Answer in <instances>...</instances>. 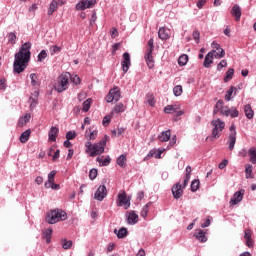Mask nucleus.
<instances>
[{
	"instance_id": "obj_1",
	"label": "nucleus",
	"mask_w": 256,
	"mask_h": 256,
	"mask_svg": "<svg viewBox=\"0 0 256 256\" xmlns=\"http://www.w3.org/2000/svg\"><path fill=\"white\" fill-rule=\"evenodd\" d=\"M31 42H26L21 45L19 51L14 55L13 72L20 75L29 66L31 61Z\"/></svg>"
},
{
	"instance_id": "obj_2",
	"label": "nucleus",
	"mask_w": 256,
	"mask_h": 256,
	"mask_svg": "<svg viewBox=\"0 0 256 256\" xmlns=\"http://www.w3.org/2000/svg\"><path fill=\"white\" fill-rule=\"evenodd\" d=\"M67 212L62 209H54L47 213L46 215V223L49 225H55V223H59V221H66Z\"/></svg>"
},
{
	"instance_id": "obj_3",
	"label": "nucleus",
	"mask_w": 256,
	"mask_h": 256,
	"mask_svg": "<svg viewBox=\"0 0 256 256\" xmlns=\"http://www.w3.org/2000/svg\"><path fill=\"white\" fill-rule=\"evenodd\" d=\"M69 79H71V73L66 72L57 77L54 83V91L57 93H63L69 89Z\"/></svg>"
},
{
	"instance_id": "obj_4",
	"label": "nucleus",
	"mask_w": 256,
	"mask_h": 256,
	"mask_svg": "<svg viewBox=\"0 0 256 256\" xmlns=\"http://www.w3.org/2000/svg\"><path fill=\"white\" fill-rule=\"evenodd\" d=\"M212 129V137L214 139H219L221 137V132L225 129V122L220 118L211 121Z\"/></svg>"
},
{
	"instance_id": "obj_5",
	"label": "nucleus",
	"mask_w": 256,
	"mask_h": 256,
	"mask_svg": "<svg viewBox=\"0 0 256 256\" xmlns=\"http://www.w3.org/2000/svg\"><path fill=\"white\" fill-rule=\"evenodd\" d=\"M116 205L117 207H124L126 210L131 207V198H127V192H125V190H121L118 193Z\"/></svg>"
},
{
	"instance_id": "obj_6",
	"label": "nucleus",
	"mask_w": 256,
	"mask_h": 256,
	"mask_svg": "<svg viewBox=\"0 0 256 256\" xmlns=\"http://www.w3.org/2000/svg\"><path fill=\"white\" fill-rule=\"evenodd\" d=\"M105 145H107V135L99 143L93 144V151L90 153V157H97V155L105 153Z\"/></svg>"
},
{
	"instance_id": "obj_7",
	"label": "nucleus",
	"mask_w": 256,
	"mask_h": 256,
	"mask_svg": "<svg viewBox=\"0 0 256 256\" xmlns=\"http://www.w3.org/2000/svg\"><path fill=\"white\" fill-rule=\"evenodd\" d=\"M97 5V0H81L79 1L75 9L76 11H85V9H93Z\"/></svg>"
},
{
	"instance_id": "obj_8",
	"label": "nucleus",
	"mask_w": 256,
	"mask_h": 256,
	"mask_svg": "<svg viewBox=\"0 0 256 256\" xmlns=\"http://www.w3.org/2000/svg\"><path fill=\"white\" fill-rule=\"evenodd\" d=\"M119 99H121V90L119 89V87H114L110 89L108 95L106 96V102L113 103V101H115V103H117Z\"/></svg>"
},
{
	"instance_id": "obj_9",
	"label": "nucleus",
	"mask_w": 256,
	"mask_h": 256,
	"mask_svg": "<svg viewBox=\"0 0 256 256\" xmlns=\"http://www.w3.org/2000/svg\"><path fill=\"white\" fill-rule=\"evenodd\" d=\"M235 124H232L229 128L230 131V135H229V147L228 149L230 151H233V149H235V143L237 141V130H235Z\"/></svg>"
},
{
	"instance_id": "obj_10",
	"label": "nucleus",
	"mask_w": 256,
	"mask_h": 256,
	"mask_svg": "<svg viewBox=\"0 0 256 256\" xmlns=\"http://www.w3.org/2000/svg\"><path fill=\"white\" fill-rule=\"evenodd\" d=\"M222 115L224 117H231L232 119H235L239 117V110H237L236 107L229 108V106H224V108H222Z\"/></svg>"
},
{
	"instance_id": "obj_11",
	"label": "nucleus",
	"mask_w": 256,
	"mask_h": 256,
	"mask_svg": "<svg viewBox=\"0 0 256 256\" xmlns=\"http://www.w3.org/2000/svg\"><path fill=\"white\" fill-rule=\"evenodd\" d=\"M105 197H107V187L100 185L94 194V199H96V201H103Z\"/></svg>"
},
{
	"instance_id": "obj_12",
	"label": "nucleus",
	"mask_w": 256,
	"mask_h": 256,
	"mask_svg": "<svg viewBox=\"0 0 256 256\" xmlns=\"http://www.w3.org/2000/svg\"><path fill=\"white\" fill-rule=\"evenodd\" d=\"M245 195V189H241L234 193L230 200V205H239L243 201V196Z\"/></svg>"
},
{
	"instance_id": "obj_13",
	"label": "nucleus",
	"mask_w": 256,
	"mask_h": 256,
	"mask_svg": "<svg viewBox=\"0 0 256 256\" xmlns=\"http://www.w3.org/2000/svg\"><path fill=\"white\" fill-rule=\"evenodd\" d=\"M123 73H127L131 67V55L129 52L123 54V61L121 62Z\"/></svg>"
},
{
	"instance_id": "obj_14",
	"label": "nucleus",
	"mask_w": 256,
	"mask_h": 256,
	"mask_svg": "<svg viewBox=\"0 0 256 256\" xmlns=\"http://www.w3.org/2000/svg\"><path fill=\"white\" fill-rule=\"evenodd\" d=\"M183 186H181V183H176L173 187H172V194L174 199H181V197H183Z\"/></svg>"
},
{
	"instance_id": "obj_15",
	"label": "nucleus",
	"mask_w": 256,
	"mask_h": 256,
	"mask_svg": "<svg viewBox=\"0 0 256 256\" xmlns=\"http://www.w3.org/2000/svg\"><path fill=\"white\" fill-rule=\"evenodd\" d=\"M127 223L128 225H137L139 223V215L135 213L134 210H131L127 215Z\"/></svg>"
},
{
	"instance_id": "obj_16",
	"label": "nucleus",
	"mask_w": 256,
	"mask_h": 256,
	"mask_svg": "<svg viewBox=\"0 0 256 256\" xmlns=\"http://www.w3.org/2000/svg\"><path fill=\"white\" fill-rule=\"evenodd\" d=\"M144 59L149 69H153L155 67V60H153V52H151V50L145 53Z\"/></svg>"
},
{
	"instance_id": "obj_17",
	"label": "nucleus",
	"mask_w": 256,
	"mask_h": 256,
	"mask_svg": "<svg viewBox=\"0 0 256 256\" xmlns=\"http://www.w3.org/2000/svg\"><path fill=\"white\" fill-rule=\"evenodd\" d=\"M57 135H59V128L52 126L48 132L49 141H52V142L57 141Z\"/></svg>"
},
{
	"instance_id": "obj_18",
	"label": "nucleus",
	"mask_w": 256,
	"mask_h": 256,
	"mask_svg": "<svg viewBox=\"0 0 256 256\" xmlns=\"http://www.w3.org/2000/svg\"><path fill=\"white\" fill-rule=\"evenodd\" d=\"M213 63V52H208L204 58L203 66L209 69Z\"/></svg>"
},
{
	"instance_id": "obj_19",
	"label": "nucleus",
	"mask_w": 256,
	"mask_h": 256,
	"mask_svg": "<svg viewBox=\"0 0 256 256\" xmlns=\"http://www.w3.org/2000/svg\"><path fill=\"white\" fill-rule=\"evenodd\" d=\"M232 15L235 17L236 21H241V7L239 4H235L232 7Z\"/></svg>"
},
{
	"instance_id": "obj_20",
	"label": "nucleus",
	"mask_w": 256,
	"mask_h": 256,
	"mask_svg": "<svg viewBox=\"0 0 256 256\" xmlns=\"http://www.w3.org/2000/svg\"><path fill=\"white\" fill-rule=\"evenodd\" d=\"M115 235H117L118 239H125L127 235H129V231H127V228L122 227L119 230H114Z\"/></svg>"
},
{
	"instance_id": "obj_21",
	"label": "nucleus",
	"mask_w": 256,
	"mask_h": 256,
	"mask_svg": "<svg viewBox=\"0 0 256 256\" xmlns=\"http://www.w3.org/2000/svg\"><path fill=\"white\" fill-rule=\"evenodd\" d=\"M117 165L121 167L122 169H125L127 167V155L122 154L120 155L116 160Z\"/></svg>"
},
{
	"instance_id": "obj_22",
	"label": "nucleus",
	"mask_w": 256,
	"mask_h": 256,
	"mask_svg": "<svg viewBox=\"0 0 256 256\" xmlns=\"http://www.w3.org/2000/svg\"><path fill=\"white\" fill-rule=\"evenodd\" d=\"M158 37L159 39H161L162 41H167V39H169V30L165 29V28H160L158 30Z\"/></svg>"
},
{
	"instance_id": "obj_23",
	"label": "nucleus",
	"mask_w": 256,
	"mask_h": 256,
	"mask_svg": "<svg viewBox=\"0 0 256 256\" xmlns=\"http://www.w3.org/2000/svg\"><path fill=\"white\" fill-rule=\"evenodd\" d=\"M244 113L247 119H253V117L255 116V112L253 111V108L250 104H246L244 106Z\"/></svg>"
},
{
	"instance_id": "obj_24",
	"label": "nucleus",
	"mask_w": 256,
	"mask_h": 256,
	"mask_svg": "<svg viewBox=\"0 0 256 256\" xmlns=\"http://www.w3.org/2000/svg\"><path fill=\"white\" fill-rule=\"evenodd\" d=\"M159 141L162 143H165L171 139V130H166L163 131L159 136H158Z\"/></svg>"
},
{
	"instance_id": "obj_25",
	"label": "nucleus",
	"mask_w": 256,
	"mask_h": 256,
	"mask_svg": "<svg viewBox=\"0 0 256 256\" xmlns=\"http://www.w3.org/2000/svg\"><path fill=\"white\" fill-rule=\"evenodd\" d=\"M212 49H215V51H220L219 57H225V50L221 47V45L215 41L211 44Z\"/></svg>"
},
{
	"instance_id": "obj_26",
	"label": "nucleus",
	"mask_w": 256,
	"mask_h": 256,
	"mask_svg": "<svg viewBox=\"0 0 256 256\" xmlns=\"http://www.w3.org/2000/svg\"><path fill=\"white\" fill-rule=\"evenodd\" d=\"M96 161L100 163V167H107L111 163V157L106 156L105 159L97 157Z\"/></svg>"
},
{
	"instance_id": "obj_27",
	"label": "nucleus",
	"mask_w": 256,
	"mask_h": 256,
	"mask_svg": "<svg viewBox=\"0 0 256 256\" xmlns=\"http://www.w3.org/2000/svg\"><path fill=\"white\" fill-rule=\"evenodd\" d=\"M194 237H196V239L201 243H207V236H205V232L203 230H199L198 233L194 234Z\"/></svg>"
},
{
	"instance_id": "obj_28",
	"label": "nucleus",
	"mask_w": 256,
	"mask_h": 256,
	"mask_svg": "<svg viewBox=\"0 0 256 256\" xmlns=\"http://www.w3.org/2000/svg\"><path fill=\"white\" fill-rule=\"evenodd\" d=\"M248 155L250 157V163H253V165H256V148L255 147H251L248 150Z\"/></svg>"
},
{
	"instance_id": "obj_29",
	"label": "nucleus",
	"mask_w": 256,
	"mask_h": 256,
	"mask_svg": "<svg viewBox=\"0 0 256 256\" xmlns=\"http://www.w3.org/2000/svg\"><path fill=\"white\" fill-rule=\"evenodd\" d=\"M29 137H31V130L28 129L26 131H24L21 135H20V141L22 143H27L29 141Z\"/></svg>"
},
{
	"instance_id": "obj_30",
	"label": "nucleus",
	"mask_w": 256,
	"mask_h": 256,
	"mask_svg": "<svg viewBox=\"0 0 256 256\" xmlns=\"http://www.w3.org/2000/svg\"><path fill=\"white\" fill-rule=\"evenodd\" d=\"M146 101L148 105H150V107H155V95L153 94V92H149L146 95Z\"/></svg>"
},
{
	"instance_id": "obj_31",
	"label": "nucleus",
	"mask_w": 256,
	"mask_h": 256,
	"mask_svg": "<svg viewBox=\"0 0 256 256\" xmlns=\"http://www.w3.org/2000/svg\"><path fill=\"white\" fill-rule=\"evenodd\" d=\"M233 92H234V95H235L237 93V88L231 86L230 89L227 90V92L225 94V100L226 101H231V96L233 95Z\"/></svg>"
},
{
	"instance_id": "obj_32",
	"label": "nucleus",
	"mask_w": 256,
	"mask_h": 256,
	"mask_svg": "<svg viewBox=\"0 0 256 256\" xmlns=\"http://www.w3.org/2000/svg\"><path fill=\"white\" fill-rule=\"evenodd\" d=\"M58 2L57 0H52L49 9H48V15H53L55 11H57Z\"/></svg>"
},
{
	"instance_id": "obj_33",
	"label": "nucleus",
	"mask_w": 256,
	"mask_h": 256,
	"mask_svg": "<svg viewBox=\"0 0 256 256\" xmlns=\"http://www.w3.org/2000/svg\"><path fill=\"white\" fill-rule=\"evenodd\" d=\"M187 61H189V56L183 54L178 58V65H180V67H183L187 65Z\"/></svg>"
},
{
	"instance_id": "obj_34",
	"label": "nucleus",
	"mask_w": 256,
	"mask_h": 256,
	"mask_svg": "<svg viewBox=\"0 0 256 256\" xmlns=\"http://www.w3.org/2000/svg\"><path fill=\"white\" fill-rule=\"evenodd\" d=\"M201 182H199V179H195L191 182L190 188L192 193H195L199 190V185Z\"/></svg>"
},
{
	"instance_id": "obj_35",
	"label": "nucleus",
	"mask_w": 256,
	"mask_h": 256,
	"mask_svg": "<svg viewBox=\"0 0 256 256\" xmlns=\"http://www.w3.org/2000/svg\"><path fill=\"white\" fill-rule=\"evenodd\" d=\"M246 179H253L251 174L253 173V165L247 164L245 167Z\"/></svg>"
},
{
	"instance_id": "obj_36",
	"label": "nucleus",
	"mask_w": 256,
	"mask_h": 256,
	"mask_svg": "<svg viewBox=\"0 0 256 256\" xmlns=\"http://www.w3.org/2000/svg\"><path fill=\"white\" fill-rule=\"evenodd\" d=\"M177 112V105H167L164 108V113L171 114Z\"/></svg>"
},
{
	"instance_id": "obj_37",
	"label": "nucleus",
	"mask_w": 256,
	"mask_h": 256,
	"mask_svg": "<svg viewBox=\"0 0 256 256\" xmlns=\"http://www.w3.org/2000/svg\"><path fill=\"white\" fill-rule=\"evenodd\" d=\"M53 235V229L48 228L44 232V238L46 239V243H51V237Z\"/></svg>"
},
{
	"instance_id": "obj_38",
	"label": "nucleus",
	"mask_w": 256,
	"mask_h": 256,
	"mask_svg": "<svg viewBox=\"0 0 256 256\" xmlns=\"http://www.w3.org/2000/svg\"><path fill=\"white\" fill-rule=\"evenodd\" d=\"M235 74V70L233 68H230L227 72H226V76L224 78L225 83H227L228 81H231V79H233V75Z\"/></svg>"
},
{
	"instance_id": "obj_39",
	"label": "nucleus",
	"mask_w": 256,
	"mask_h": 256,
	"mask_svg": "<svg viewBox=\"0 0 256 256\" xmlns=\"http://www.w3.org/2000/svg\"><path fill=\"white\" fill-rule=\"evenodd\" d=\"M183 93V87L181 85H176L173 88V94L175 95V97H181Z\"/></svg>"
},
{
	"instance_id": "obj_40",
	"label": "nucleus",
	"mask_w": 256,
	"mask_h": 256,
	"mask_svg": "<svg viewBox=\"0 0 256 256\" xmlns=\"http://www.w3.org/2000/svg\"><path fill=\"white\" fill-rule=\"evenodd\" d=\"M8 41L11 45H15L17 43V34H15V32H10L8 34Z\"/></svg>"
},
{
	"instance_id": "obj_41",
	"label": "nucleus",
	"mask_w": 256,
	"mask_h": 256,
	"mask_svg": "<svg viewBox=\"0 0 256 256\" xmlns=\"http://www.w3.org/2000/svg\"><path fill=\"white\" fill-rule=\"evenodd\" d=\"M45 59H47V51L46 50H42L37 57V61L38 63H43V61H45Z\"/></svg>"
},
{
	"instance_id": "obj_42",
	"label": "nucleus",
	"mask_w": 256,
	"mask_h": 256,
	"mask_svg": "<svg viewBox=\"0 0 256 256\" xmlns=\"http://www.w3.org/2000/svg\"><path fill=\"white\" fill-rule=\"evenodd\" d=\"M71 247H73V241L67 239L62 240V249H71Z\"/></svg>"
},
{
	"instance_id": "obj_43",
	"label": "nucleus",
	"mask_w": 256,
	"mask_h": 256,
	"mask_svg": "<svg viewBox=\"0 0 256 256\" xmlns=\"http://www.w3.org/2000/svg\"><path fill=\"white\" fill-rule=\"evenodd\" d=\"M98 173H99V172L97 171L96 168H92V169L90 170V172H89V179H90L91 181H95V179H97Z\"/></svg>"
},
{
	"instance_id": "obj_44",
	"label": "nucleus",
	"mask_w": 256,
	"mask_h": 256,
	"mask_svg": "<svg viewBox=\"0 0 256 256\" xmlns=\"http://www.w3.org/2000/svg\"><path fill=\"white\" fill-rule=\"evenodd\" d=\"M124 111H125V105H123V103H118L114 107V113H123Z\"/></svg>"
},
{
	"instance_id": "obj_45",
	"label": "nucleus",
	"mask_w": 256,
	"mask_h": 256,
	"mask_svg": "<svg viewBox=\"0 0 256 256\" xmlns=\"http://www.w3.org/2000/svg\"><path fill=\"white\" fill-rule=\"evenodd\" d=\"M70 81L71 83H73L74 85H79L81 83V78H79L78 75H71L70 74Z\"/></svg>"
},
{
	"instance_id": "obj_46",
	"label": "nucleus",
	"mask_w": 256,
	"mask_h": 256,
	"mask_svg": "<svg viewBox=\"0 0 256 256\" xmlns=\"http://www.w3.org/2000/svg\"><path fill=\"white\" fill-rule=\"evenodd\" d=\"M31 120V114H26L24 117L19 119V125H25V123H29Z\"/></svg>"
},
{
	"instance_id": "obj_47",
	"label": "nucleus",
	"mask_w": 256,
	"mask_h": 256,
	"mask_svg": "<svg viewBox=\"0 0 256 256\" xmlns=\"http://www.w3.org/2000/svg\"><path fill=\"white\" fill-rule=\"evenodd\" d=\"M91 109V99H87L86 101L83 102V111L87 113Z\"/></svg>"
},
{
	"instance_id": "obj_48",
	"label": "nucleus",
	"mask_w": 256,
	"mask_h": 256,
	"mask_svg": "<svg viewBox=\"0 0 256 256\" xmlns=\"http://www.w3.org/2000/svg\"><path fill=\"white\" fill-rule=\"evenodd\" d=\"M153 49H155V45H154V40L153 38H151L149 41H148V48L146 49V52L149 53H153Z\"/></svg>"
},
{
	"instance_id": "obj_49",
	"label": "nucleus",
	"mask_w": 256,
	"mask_h": 256,
	"mask_svg": "<svg viewBox=\"0 0 256 256\" xmlns=\"http://www.w3.org/2000/svg\"><path fill=\"white\" fill-rule=\"evenodd\" d=\"M75 137H77V134L75 133V131H68L66 133V139L68 141H71L72 139H75Z\"/></svg>"
},
{
	"instance_id": "obj_50",
	"label": "nucleus",
	"mask_w": 256,
	"mask_h": 256,
	"mask_svg": "<svg viewBox=\"0 0 256 256\" xmlns=\"http://www.w3.org/2000/svg\"><path fill=\"white\" fill-rule=\"evenodd\" d=\"M192 37L196 43H199V41L201 40V34L199 33L198 30H195L193 32Z\"/></svg>"
},
{
	"instance_id": "obj_51",
	"label": "nucleus",
	"mask_w": 256,
	"mask_h": 256,
	"mask_svg": "<svg viewBox=\"0 0 256 256\" xmlns=\"http://www.w3.org/2000/svg\"><path fill=\"white\" fill-rule=\"evenodd\" d=\"M30 79H31L32 87H36L37 86V74H35V73L30 74Z\"/></svg>"
},
{
	"instance_id": "obj_52",
	"label": "nucleus",
	"mask_w": 256,
	"mask_h": 256,
	"mask_svg": "<svg viewBox=\"0 0 256 256\" xmlns=\"http://www.w3.org/2000/svg\"><path fill=\"white\" fill-rule=\"evenodd\" d=\"M61 47L54 45L50 47V53L51 55H54L55 53H60Z\"/></svg>"
},
{
	"instance_id": "obj_53",
	"label": "nucleus",
	"mask_w": 256,
	"mask_h": 256,
	"mask_svg": "<svg viewBox=\"0 0 256 256\" xmlns=\"http://www.w3.org/2000/svg\"><path fill=\"white\" fill-rule=\"evenodd\" d=\"M223 100H218L217 101V103H216V105L214 106L215 107V109H219L220 110V113L222 114V110H223V108H225V106H223Z\"/></svg>"
},
{
	"instance_id": "obj_54",
	"label": "nucleus",
	"mask_w": 256,
	"mask_h": 256,
	"mask_svg": "<svg viewBox=\"0 0 256 256\" xmlns=\"http://www.w3.org/2000/svg\"><path fill=\"white\" fill-rule=\"evenodd\" d=\"M223 67H227V60H221L217 65V71H221Z\"/></svg>"
},
{
	"instance_id": "obj_55",
	"label": "nucleus",
	"mask_w": 256,
	"mask_h": 256,
	"mask_svg": "<svg viewBox=\"0 0 256 256\" xmlns=\"http://www.w3.org/2000/svg\"><path fill=\"white\" fill-rule=\"evenodd\" d=\"M55 175H57V171L52 170V171L48 174V180H49V181H55Z\"/></svg>"
},
{
	"instance_id": "obj_56",
	"label": "nucleus",
	"mask_w": 256,
	"mask_h": 256,
	"mask_svg": "<svg viewBox=\"0 0 256 256\" xmlns=\"http://www.w3.org/2000/svg\"><path fill=\"white\" fill-rule=\"evenodd\" d=\"M109 123H111V117L105 116L103 118L102 125H104V127H107V125H109Z\"/></svg>"
},
{
	"instance_id": "obj_57",
	"label": "nucleus",
	"mask_w": 256,
	"mask_h": 256,
	"mask_svg": "<svg viewBox=\"0 0 256 256\" xmlns=\"http://www.w3.org/2000/svg\"><path fill=\"white\" fill-rule=\"evenodd\" d=\"M204 222L201 224L202 229H205L206 227H209L211 225V220L209 218L203 220Z\"/></svg>"
},
{
	"instance_id": "obj_58",
	"label": "nucleus",
	"mask_w": 256,
	"mask_h": 256,
	"mask_svg": "<svg viewBox=\"0 0 256 256\" xmlns=\"http://www.w3.org/2000/svg\"><path fill=\"white\" fill-rule=\"evenodd\" d=\"M229 161L227 159H224L219 165L218 168L219 169H225V167H227Z\"/></svg>"
},
{
	"instance_id": "obj_59",
	"label": "nucleus",
	"mask_w": 256,
	"mask_h": 256,
	"mask_svg": "<svg viewBox=\"0 0 256 256\" xmlns=\"http://www.w3.org/2000/svg\"><path fill=\"white\" fill-rule=\"evenodd\" d=\"M0 89H2L3 91H5V89H7V84H6L5 78L0 79Z\"/></svg>"
},
{
	"instance_id": "obj_60",
	"label": "nucleus",
	"mask_w": 256,
	"mask_h": 256,
	"mask_svg": "<svg viewBox=\"0 0 256 256\" xmlns=\"http://www.w3.org/2000/svg\"><path fill=\"white\" fill-rule=\"evenodd\" d=\"M95 21H97V12L94 11L90 18V25H93L95 23Z\"/></svg>"
},
{
	"instance_id": "obj_61",
	"label": "nucleus",
	"mask_w": 256,
	"mask_h": 256,
	"mask_svg": "<svg viewBox=\"0 0 256 256\" xmlns=\"http://www.w3.org/2000/svg\"><path fill=\"white\" fill-rule=\"evenodd\" d=\"M205 3H207V0H198L196 5L198 9H203V6L205 5Z\"/></svg>"
},
{
	"instance_id": "obj_62",
	"label": "nucleus",
	"mask_w": 256,
	"mask_h": 256,
	"mask_svg": "<svg viewBox=\"0 0 256 256\" xmlns=\"http://www.w3.org/2000/svg\"><path fill=\"white\" fill-rule=\"evenodd\" d=\"M244 239H246V240L252 239L251 238V230L247 229L244 231Z\"/></svg>"
},
{
	"instance_id": "obj_63",
	"label": "nucleus",
	"mask_w": 256,
	"mask_h": 256,
	"mask_svg": "<svg viewBox=\"0 0 256 256\" xmlns=\"http://www.w3.org/2000/svg\"><path fill=\"white\" fill-rule=\"evenodd\" d=\"M247 155H249V152L247 151V149H242L239 151V156L240 157H247Z\"/></svg>"
},
{
	"instance_id": "obj_64",
	"label": "nucleus",
	"mask_w": 256,
	"mask_h": 256,
	"mask_svg": "<svg viewBox=\"0 0 256 256\" xmlns=\"http://www.w3.org/2000/svg\"><path fill=\"white\" fill-rule=\"evenodd\" d=\"M95 137H97V130H93V131L90 132V134H89V139H90V140L95 139Z\"/></svg>"
}]
</instances>
